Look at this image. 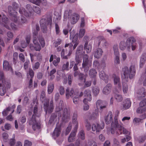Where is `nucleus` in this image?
Wrapping results in <instances>:
<instances>
[{
	"instance_id": "nucleus-1",
	"label": "nucleus",
	"mask_w": 146,
	"mask_h": 146,
	"mask_svg": "<svg viewBox=\"0 0 146 146\" xmlns=\"http://www.w3.org/2000/svg\"><path fill=\"white\" fill-rule=\"evenodd\" d=\"M63 102L60 100L59 103V106H56V112H59L60 113H62V121L66 122L68 121L70 119V112L69 110H68L67 108H65L64 110L62 109V104ZM57 114L56 113L52 114L49 123L50 124H54L57 121Z\"/></svg>"
},
{
	"instance_id": "nucleus-2",
	"label": "nucleus",
	"mask_w": 146,
	"mask_h": 146,
	"mask_svg": "<svg viewBox=\"0 0 146 146\" xmlns=\"http://www.w3.org/2000/svg\"><path fill=\"white\" fill-rule=\"evenodd\" d=\"M123 74L125 78L122 79L123 82V90L124 94L127 93L128 91L127 85L126 83L124 82L126 80V78L130 79L133 78L136 74V66L134 64H132L129 68L127 66L124 67L122 69Z\"/></svg>"
},
{
	"instance_id": "nucleus-3",
	"label": "nucleus",
	"mask_w": 146,
	"mask_h": 146,
	"mask_svg": "<svg viewBox=\"0 0 146 146\" xmlns=\"http://www.w3.org/2000/svg\"><path fill=\"white\" fill-rule=\"evenodd\" d=\"M38 40L40 43L42 47H44L45 45V41L42 36H37V32L33 33V42L34 44H30V48L31 50H35L36 51H40L41 49V47L39 43L38 42Z\"/></svg>"
},
{
	"instance_id": "nucleus-4",
	"label": "nucleus",
	"mask_w": 146,
	"mask_h": 146,
	"mask_svg": "<svg viewBox=\"0 0 146 146\" xmlns=\"http://www.w3.org/2000/svg\"><path fill=\"white\" fill-rule=\"evenodd\" d=\"M41 29L44 33L47 31V24L49 25L50 28L52 27V20L51 16L49 15L45 16V18L41 19L40 21Z\"/></svg>"
},
{
	"instance_id": "nucleus-5",
	"label": "nucleus",
	"mask_w": 146,
	"mask_h": 146,
	"mask_svg": "<svg viewBox=\"0 0 146 146\" xmlns=\"http://www.w3.org/2000/svg\"><path fill=\"white\" fill-rule=\"evenodd\" d=\"M26 8L28 9V11H25V9L23 7H21L19 10V12L21 15V23H24L26 22V19L23 15L26 17H30L31 15V11H32V8L31 5L27 4L26 5Z\"/></svg>"
},
{
	"instance_id": "nucleus-6",
	"label": "nucleus",
	"mask_w": 146,
	"mask_h": 146,
	"mask_svg": "<svg viewBox=\"0 0 146 146\" xmlns=\"http://www.w3.org/2000/svg\"><path fill=\"white\" fill-rule=\"evenodd\" d=\"M27 122L29 125H32V128L34 131L38 130L40 128V123L36 121L34 115L28 119Z\"/></svg>"
},
{
	"instance_id": "nucleus-7",
	"label": "nucleus",
	"mask_w": 146,
	"mask_h": 146,
	"mask_svg": "<svg viewBox=\"0 0 146 146\" xmlns=\"http://www.w3.org/2000/svg\"><path fill=\"white\" fill-rule=\"evenodd\" d=\"M115 126L119 130V131L116 132V133L120 134H122L123 132L124 134H128V132L123 127L122 124L121 122L119 124V123L117 120V117L116 116H115Z\"/></svg>"
},
{
	"instance_id": "nucleus-8",
	"label": "nucleus",
	"mask_w": 146,
	"mask_h": 146,
	"mask_svg": "<svg viewBox=\"0 0 146 146\" xmlns=\"http://www.w3.org/2000/svg\"><path fill=\"white\" fill-rule=\"evenodd\" d=\"M136 40L133 37L128 38L126 41V45L127 48L129 50L131 48L132 50H135L136 48Z\"/></svg>"
},
{
	"instance_id": "nucleus-9",
	"label": "nucleus",
	"mask_w": 146,
	"mask_h": 146,
	"mask_svg": "<svg viewBox=\"0 0 146 146\" xmlns=\"http://www.w3.org/2000/svg\"><path fill=\"white\" fill-rule=\"evenodd\" d=\"M9 88V83L5 79V82L4 84L0 82V95L1 96L4 95L6 92L7 90Z\"/></svg>"
},
{
	"instance_id": "nucleus-10",
	"label": "nucleus",
	"mask_w": 146,
	"mask_h": 146,
	"mask_svg": "<svg viewBox=\"0 0 146 146\" xmlns=\"http://www.w3.org/2000/svg\"><path fill=\"white\" fill-rule=\"evenodd\" d=\"M73 46V44L72 43H70L68 44H66L65 45V47H69V51L68 54L66 56H64V50L63 49L62 50L61 52V57L65 59H67L68 58V57L70 55L72 54V48Z\"/></svg>"
},
{
	"instance_id": "nucleus-11",
	"label": "nucleus",
	"mask_w": 146,
	"mask_h": 146,
	"mask_svg": "<svg viewBox=\"0 0 146 146\" xmlns=\"http://www.w3.org/2000/svg\"><path fill=\"white\" fill-rule=\"evenodd\" d=\"M84 96L85 97L83 100L84 103L86 104L87 101L90 102L92 101V96L90 90L88 89L85 90L84 92Z\"/></svg>"
},
{
	"instance_id": "nucleus-12",
	"label": "nucleus",
	"mask_w": 146,
	"mask_h": 146,
	"mask_svg": "<svg viewBox=\"0 0 146 146\" xmlns=\"http://www.w3.org/2000/svg\"><path fill=\"white\" fill-rule=\"evenodd\" d=\"M49 99L46 100V102L43 104L44 108L46 114L48 112L49 113H52L54 110V106L49 105Z\"/></svg>"
},
{
	"instance_id": "nucleus-13",
	"label": "nucleus",
	"mask_w": 146,
	"mask_h": 146,
	"mask_svg": "<svg viewBox=\"0 0 146 146\" xmlns=\"http://www.w3.org/2000/svg\"><path fill=\"white\" fill-rule=\"evenodd\" d=\"M112 77L113 78L114 84L117 87L118 90H121V84L119 77L118 75L114 74L113 75Z\"/></svg>"
},
{
	"instance_id": "nucleus-14",
	"label": "nucleus",
	"mask_w": 146,
	"mask_h": 146,
	"mask_svg": "<svg viewBox=\"0 0 146 146\" xmlns=\"http://www.w3.org/2000/svg\"><path fill=\"white\" fill-rule=\"evenodd\" d=\"M136 112L138 113L141 114L140 116L141 119H144L146 118V106H140L137 108Z\"/></svg>"
},
{
	"instance_id": "nucleus-15",
	"label": "nucleus",
	"mask_w": 146,
	"mask_h": 146,
	"mask_svg": "<svg viewBox=\"0 0 146 146\" xmlns=\"http://www.w3.org/2000/svg\"><path fill=\"white\" fill-rule=\"evenodd\" d=\"M97 108H100V110L102 111L103 110H105L107 106V104L106 102L100 100H98L96 103Z\"/></svg>"
},
{
	"instance_id": "nucleus-16",
	"label": "nucleus",
	"mask_w": 146,
	"mask_h": 146,
	"mask_svg": "<svg viewBox=\"0 0 146 146\" xmlns=\"http://www.w3.org/2000/svg\"><path fill=\"white\" fill-rule=\"evenodd\" d=\"M104 127V123L102 122V126H100L98 123L93 124L92 127V130L93 131H96V132H99L101 129H103Z\"/></svg>"
},
{
	"instance_id": "nucleus-17",
	"label": "nucleus",
	"mask_w": 146,
	"mask_h": 146,
	"mask_svg": "<svg viewBox=\"0 0 146 146\" xmlns=\"http://www.w3.org/2000/svg\"><path fill=\"white\" fill-rule=\"evenodd\" d=\"M146 95V90L144 88H141L138 92L137 96L139 100H142Z\"/></svg>"
},
{
	"instance_id": "nucleus-18",
	"label": "nucleus",
	"mask_w": 146,
	"mask_h": 146,
	"mask_svg": "<svg viewBox=\"0 0 146 146\" xmlns=\"http://www.w3.org/2000/svg\"><path fill=\"white\" fill-rule=\"evenodd\" d=\"M79 15L76 13H73L70 18V20L71 23L72 24H74L78 21L79 19Z\"/></svg>"
},
{
	"instance_id": "nucleus-19",
	"label": "nucleus",
	"mask_w": 146,
	"mask_h": 146,
	"mask_svg": "<svg viewBox=\"0 0 146 146\" xmlns=\"http://www.w3.org/2000/svg\"><path fill=\"white\" fill-rule=\"evenodd\" d=\"M112 85L110 84H108L103 89L102 92L103 94L108 95L111 92Z\"/></svg>"
},
{
	"instance_id": "nucleus-20",
	"label": "nucleus",
	"mask_w": 146,
	"mask_h": 146,
	"mask_svg": "<svg viewBox=\"0 0 146 146\" xmlns=\"http://www.w3.org/2000/svg\"><path fill=\"white\" fill-rule=\"evenodd\" d=\"M61 129L60 126H56L52 134V137L55 139L59 136L60 133Z\"/></svg>"
},
{
	"instance_id": "nucleus-21",
	"label": "nucleus",
	"mask_w": 146,
	"mask_h": 146,
	"mask_svg": "<svg viewBox=\"0 0 146 146\" xmlns=\"http://www.w3.org/2000/svg\"><path fill=\"white\" fill-rule=\"evenodd\" d=\"M99 76L100 79L104 81L106 83L108 82V76L104 71H101L99 72Z\"/></svg>"
},
{
	"instance_id": "nucleus-22",
	"label": "nucleus",
	"mask_w": 146,
	"mask_h": 146,
	"mask_svg": "<svg viewBox=\"0 0 146 146\" xmlns=\"http://www.w3.org/2000/svg\"><path fill=\"white\" fill-rule=\"evenodd\" d=\"M131 102L129 98L126 99L123 102L122 109L123 110L129 109L131 106Z\"/></svg>"
},
{
	"instance_id": "nucleus-23",
	"label": "nucleus",
	"mask_w": 146,
	"mask_h": 146,
	"mask_svg": "<svg viewBox=\"0 0 146 146\" xmlns=\"http://www.w3.org/2000/svg\"><path fill=\"white\" fill-rule=\"evenodd\" d=\"M103 53V51L100 48H98L96 50L94 51L93 53L94 56V57L99 58L102 55Z\"/></svg>"
},
{
	"instance_id": "nucleus-24",
	"label": "nucleus",
	"mask_w": 146,
	"mask_h": 146,
	"mask_svg": "<svg viewBox=\"0 0 146 146\" xmlns=\"http://www.w3.org/2000/svg\"><path fill=\"white\" fill-rule=\"evenodd\" d=\"M13 13L11 12V10H10V19L13 21H14L15 23H16L18 21V17L17 16V12L15 10H14Z\"/></svg>"
},
{
	"instance_id": "nucleus-25",
	"label": "nucleus",
	"mask_w": 146,
	"mask_h": 146,
	"mask_svg": "<svg viewBox=\"0 0 146 146\" xmlns=\"http://www.w3.org/2000/svg\"><path fill=\"white\" fill-rule=\"evenodd\" d=\"M146 60V53H144L141 55L140 60L139 67L142 68Z\"/></svg>"
},
{
	"instance_id": "nucleus-26",
	"label": "nucleus",
	"mask_w": 146,
	"mask_h": 146,
	"mask_svg": "<svg viewBox=\"0 0 146 146\" xmlns=\"http://www.w3.org/2000/svg\"><path fill=\"white\" fill-rule=\"evenodd\" d=\"M99 112L98 110H95L92 113L91 115L90 116L89 118V120H96L98 118Z\"/></svg>"
},
{
	"instance_id": "nucleus-27",
	"label": "nucleus",
	"mask_w": 146,
	"mask_h": 146,
	"mask_svg": "<svg viewBox=\"0 0 146 146\" xmlns=\"http://www.w3.org/2000/svg\"><path fill=\"white\" fill-rule=\"evenodd\" d=\"M74 93V91L73 88H71L70 90L69 88H67L66 90V96L67 98L68 99L70 97H72Z\"/></svg>"
},
{
	"instance_id": "nucleus-28",
	"label": "nucleus",
	"mask_w": 146,
	"mask_h": 146,
	"mask_svg": "<svg viewBox=\"0 0 146 146\" xmlns=\"http://www.w3.org/2000/svg\"><path fill=\"white\" fill-rule=\"evenodd\" d=\"M112 112H109L107 115L105 117V120L106 124H108L111 122V121L112 120Z\"/></svg>"
},
{
	"instance_id": "nucleus-29",
	"label": "nucleus",
	"mask_w": 146,
	"mask_h": 146,
	"mask_svg": "<svg viewBox=\"0 0 146 146\" xmlns=\"http://www.w3.org/2000/svg\"><path fill=\"white\" fill-rule=\"evenodd\" d=\"M89 56L87 54H85L83 57V61L82 64V68H84L88 64Z\"/></svg>"
},
{
	"instance_id": "nucleus-30",
	"label": "nucleus",
	"mask_w": 146,
	"mask_h": 146,
	"mask_svg": "<svg viewBox=\"0 0 146 146\" xmlns=\"http://www.w3.org/2000/svg\"><path fill=\"white\" fill-rule=\"evenodd\" d=\"M88 42L87 41L86 42L84 46V49L86 50V52L88 53L90 52L92 49L91 45L90 44H88Z\"/></svg>"
},
{
	"instance_id": "nucleus-31",
	"label": "nucleus",
	"mask_w": 146,
	"mask_h": 146,
	"mask_svg": "<svg viewBox=\"0 0 146 146\" xmlns=\"http://www.w3.org/2000/svg\"><path fill=\"white\" fill-rule=\"evenodd\" d=\"M78 37L77 36H75L73 38L72 40V43L74 44L73 47V49L74 50L76 48V46L78 44L79 42L78 40Z\"/></svg>"
},
{
	"instance_id": "nucleus-32",
	"label": "nucleus",
	"mask_w": 146,
	"mask_h": 146,
	"mask_svg": "<svg viewBox=\"0 0 146 146\" xmlns=\"http://www.w3.org/2000/svg\"><path fill=\"white\" fill-rule=\"evenodd\" d=\"M78 138L84 140L85 139V134L84 131L83 130H81L78 134Z\"/></svg>"
},
{
	"instance_id": "nucleus-33",
	"label": "nucleus",
	"mask_w": 146,
	"mask_h": 146,
	"mask_svg": "<svg viewBox=\"0 0 146 146\" xmlns=\"http://www.w3.org/2000/svg\"><path fill=\"white\" fill-rule=\"evenodd\" d=\"M76 133L74 132H71L68 138V141L69 142H73L75 139Z\"/></svg>"
},
{
	"instance_id": "nucleus-34",
	"label": "nucleus",
	"mask_w": 146,
	"mask_h": 146,
	"mask_svg": "<svg viewBox=\"0 0 146 146\" xmlns=\"http://www.w3.org/2000/svg\"><path fill=\"white\" fill-rule=\"evenodd\" d=\"M97 74V72L96 70L94 68L91 69L89 72V75L91 78L95 77Z\"/></svg>"
},
{
	"instance_id": "nucleus-35",
	"label": "nucleus",
	"mask_w": 146,
	"mask_h": 146,
	"mask_svg": "<svg viewBox=\"0 0 146 146\" xmlns=\"http://www.w3.org/2000/svg\"><path fill=\"white\" fill-rule=\"evenodd\" d=\"M3 67L4 70L5 71H8L9 70V62L6 60L3 61Z\"/></svg>"
},
{
	"instance_id": "nucleus-36",
	"label": "nucleus",
	"mask_w": 146,
	"mask_h": 146,
	"mask_svg": "<svg viewBox=\"0 0 146 146\" xmlns=\"http://www.w3.org/2000/svg\"><path fill=\"white\" fill-rule=\"evenodd\" d=\"M87 74L84 75V74L80 73L78 76V79L81 81H82L84 80V82H85L86 81V77L87 76Z\"/></svg>"
},
{
	"instance_id": "nucleus-37",
	"label": "nucleus",
	"mask_w": 146,
	"mask_h": 146,
	"mask_svg": "<svg viewBox=\"0 0 146 146\" xmlns=\"http://www.w3.org/2000/svg\"><path fill=\"white\" fill-rule=\"evenodd\" d=\"M54 88V84L52 83L50 84L48 86V92L49 94H50L52 92Z\"/></svg>"
},
{
	"instance_id": "nucleus-38",
	"label": "nucleus",
	"mask_w": 146,
	"mask_h": 146,
	"mask_svg": "<svg viewBox=\"0 0 146 146\" xmlns=\"http://www.w3.org/2000/svg\"><path fill=\"white\" fill-rule=\"evenodd\" d=\"M78 114L77 113H73L72 117V122L73 124L78 123L77 120Z\"/></svg>"
},
{
	"instance_id": "nucleus-39",
	"label": "nucleus",
	"mask_w": 146,
	"mask_h": 146,
	"mask_svg": "<svg viewBox=\"0 0 146 146\" xmlns=\"http://www.w3.org/2000/svg\"><path fill=\"white\" fill-rule=\"evenodd\" d=\"M100 88L98 87L94 88L92 90L93 95L95 96H97L100 92Z\"/></svg>"
},
{
	"instance_id": "nucleus-40",
	"label": "nucleus",
	"mask_w": 146,
	"mask_h": 146,
	"mask_svg": "<svg viewBox=\"0 0 146 146\" xmlns=\"http://www.w3.org/2000/svg\"><path fill=\"white\" fill-rule=\"evenodd\" d=\"M46 99H47L45 97V93L44 91H42L41 92V94L40 95V100L43 103H45L46 102Z\"/></svg>"
},
{
	"instance_id": "nucleus-41",
	"label": "nucleus",
	"mask_w": 146,
	"mask_h": 146,
	"mask_svg": "<svg viewBox=\"0 0 146 146\" xmlns=\"http://www.w3.org/2000/svg\"><path fill=\"white\" fill-rule=\"evenodd\" d=\"M33 113L34 114L33 115H34V117H36V116L37 117H39L40 116V113L39 112H38V108L36 106L34 108Z\"/></svg>"
},
{
	"instance_id": "nucleus-42",
	"label": "nucleus",
	"mask_w": 146,
	"mask_h": 146,
	"mask_svg": "<svg viewBox=\"0 0 146 146\" xmlns=\"http://www.w3.org/2000/svg\"><path fill=\"white\" fill-rule=\"evenodd\" d=\"M113 48L114 50V54L115 56H119V54L118 51L117 45V44L114 45Z\"/></svg>"
},
{
	"instance_id": "nucleus-43",
	"label": "nucleus",
	"mask_w": 146,
	"mask_h": 146,
	"mask_svg": "<svg viewBox=\"0 0 146 146\" xmlns=\"http://www.w3.org/2000/svg\"><path fill=\"white\" fill-rule=\"evenodd\" d=\"M5 79L3 73V72L0 71V82H2L4 84L5 82Z\"/></svg>"
},
{
	"instance_id": "nucleus-44",
	"label": "nucleus",
	"mask_w": 146,
	"mask_h": 146,
	"mask_svg": "<svg viewBox=\"0 0 146 146\" xmlns=\"http://www.w3.org/2000/svg\"><path fill=\"white\" fill-rule=\"evenodd\" d=\"M75 60L76 63L79 64L81 62L82 59L81 58V55L76 54Z\"/></svg>"
},
{
	"instance_id": "nucleus-45",
	"label": "nucleus",
	"mask_w": 146,
	"mask_h": 146,
	"mask_svg": "<svg viewBox=\"0 0 146 146\" xmlns=\"http://www.w3.org/2000/svg\"><path fill=\"white\" fill-rule=\"evenodd\" d=\"M83 49V46L80 45L78 46L76 51V54H81Z\"/></svg>"
},
{
	"instance_id": "nucleus-46",
	"label": "nucleus",
	"mask_w": 146,
	"mask_h": 146,
	"mask_svg": "<svg viewBox=\"0 0 146 146\" xmlns=\"http://www.w3.org/2000/svg\"><path fill=\"white\" fill-rule=\"evenodd\" d=\"M127 46L126 43H125L124 41H121L120 43L119 48L121 50H125Z\"/></svg>"
},
{
	"instance_id": "nucleus-47",
	"label": "nucleus",
	"mask_w": 146,
	"mask_h": 146,
	"mask_svg": "<svg viewBox=\"0 0 146 146\" xmlns=\"http://www.w3.org/2000/svg\"><path fill=\"white\" fill-rule=\"evenodd\" d=\"M114 119L115 120V119ZM113 125V123L112 122L111 123V125L112 126V127L111 128V133L112 134H114L115 132V130H118V131H119L118 129L117 128L115 125V121H114V125Z\"/></svg>"
},
{
	"instance_id": "nucleus-48",
	"label": "nucleus",
	"mask_w": 146,
	"mask_h": 146,
	"mask_svg": "<svg viewBox=\"0 0 146 146\" xmlns=\"http://www.w3.org/2000/svg\"><path fill=\"white\" fill-rule=\"evenodd\" d=\"M115 98L118 102H121L123 100V98L121 95L116 94L114 96Z\"/></svg>"
},
{
	"instance_id": "nucleus-49",
	"label": "nucleus",
	"mask_w": 146,
	"mask_h": 146,
	"mask_svg": "<svg viewBox=\"0 0 146 146\" xmlns=\"http://www.w3.org/2000/svg\"><path fill=\"white\" fill-rule=\"evenodd\" d=\"M15 135L13 134V138L10 139V146H14L15 143Z\"/></svg>"
},
{
	"instance_id": "nucleus-50",
	"label": "nucleus",
	"mask_w": 146,
	"mask_h": 146,
	"mask_svg": "<svg viewBox=\"0 0 146 146\" xmlns=\"http://www.w3.org/2000/svg\"><path fill=\"white\" fill-rule=\"evenodd\" d=\"M107 43L104 39L101 40L98 42V45H100L101 44L102 45L103 47H106L107 45Z\"/></svg>"
},
{
	"instance_id": "nucleus-51",
	"label": "nucleus",
	"mask_w": 146,
	"mask_h": 146,
	"mask_svg": "<svg viewBox=\"0 0 146 146\" xmlns=\"http://www.w3.org/2000/svg\"><path fill=\"white\" fill-rule=\"evenodd\" d=\"M34 11L36 13L39 14L41 13V9L40 8L37 6H34L33 7Z\"/></svg>"
},
{
	"instance_id": "nucleus-52",
	"label": "nucleus",
	"mask_w": 146,
	"mask_h": 146,
	"mask_svg": "<svg viewBox=\"0 0 146 146\" xmlns=\"http://www.w3.org/2000/svg\"><path fill=\"white\" fill-rule=\"evenodd\" d=\"M40 64L38 62H36L35 64L33 65L32 68L34 70L38 69L40 67Z\"/></svg>"
},
{
	"instance_id": "nucleus-53",
	"label": "nucleus",
	"mask_w": 146,
	"mask_h": 146,
	"mask_svg": "<svg viewBox=\"0 0 146 146\" xmlns=\"http://www.w3.org/2000/svg\"><path fill=\"white\" fill-rule=\"evenodd\" d=\"M18 57V54L17 53L15 52L13 54V63L15 64L17 63V60Z\"/></svg>"
},
{
	"instance_id": "nucleus-54",
	"label": "nucleus",
	"mask_w": 146,
	"mask_h": 146,
	"mask_svg": "<svg viewBox=\"0 0 146 146\" xmlns=\"http://www.w3.org/2000/svg\"><path fill=\"white\" fill-rule=\"evenodd\" d=\"M69 63L68 62H66V63L64 64L62 66V69L63 70H68V66Z\"/></svg>"
},
{
	"instance_id": "nucleus-55",
	"label": "nucleus",
	"mask_w": 146,
	"mask_h": 146,
	"mask_svg": "<svg viewBox=\"0 0 146 146\" xmlns=\"http://www.w3.org/2000/svg\"><path fill=\"white\" fill-rule=\"evenodd\" d=\"M72 129V125L71 124H69L66 130L65 135H67L70 132Z\"/></svg>"
},
{
	"instance_id": "nucleus-56",
	"label": "nucleus",
	"mask_w": 146,
	"mask_h": 146,
	"mask_svg": "<svg viewBox=\"0 0 146 146\" xmlns=\"http://www.w3.org/2000/svg\"><path fill=\"white\" fill-rule=\"evenodd\" d=\"M61 40L59 39H57L53 43L55 47H56L60 45L61 43Z\"/></svg>"
},
{
	"instance_id": "nucleus-57",
	"label": "nucleus",
	"mask_w": 146,
	"mask_h": 146,
	"mask_svg": "<svg viewBox=\"0 0 146 146\" xmlns=\"http://www.w3.org/2000/svg\"><path fill=\"white\" fill-rule=\"evenodd\" d=\"M31 2L38 5L41 2V0H29Z\"/></svg>"
},
{
	"instance_id": "nucleus-58",
	"label": "nucleus",
	"mask_w": 146,
	"mask_h": 146,
	"mask_svg": "<svg viewBox=\"0 0 146 146\" xmlns=\"http://www.w3.org/2000/svg\"><path fill=\"white\" fill-rule=\"evenodd\" d=\"M93 66L94 67L99 68L100 67V64L98 61L96 60H94L93 63Z\"/></svg>"
},
{
	"instance_id": "nucleus-59",
	"label": "nucleus",
	"mask_w": 146,
	"mask_h": 146,
	"mask_svg": "<svg viewBox=\"0 0 146 146\" xmlns=\"http://www.w3.org/2000/svg\"><path fill=\"white\" fill-rule=\"evenodd\" d=\"M85 33V29H81L79 31V36L82 38L84 35Z\"/></svg>"
},
{
	"instance_id": "nucleus-60",
	"label": "nucleus",
	"mask_w": 146,
	"mask_h": 146,
	"mask_svg": "<svg viewBox=\"0 0 146 146\" xmlns=\"http://www.w3.org/2000/svg\"><path fill=\"white\" fill-rule=\"evenodd\" d=\"M28 74L30 76L31 78L32 79L34 76V72L33 70L31 69H29V72L27 74V76H28Z\"/></svg>"
},
{
	"instance_id": "nucleus-61",
	"label": "nucleus",
	"mask_w": 146,
	"mask_h": 146,
	"mask_svg": "<svg viewBox=\"0 0 146 146\" xmlns=\"http://www.w3.org/2000/svg\"><path fill=\"white\" fill-rule=\"evenodd\" d=\"M88 146H97L96 142L95 141L91 140L88 142Z\"/></svg>"
},
{
	"instance_id": "nucleus-62",
	"label": "nucleus",
	"mask_w": 146,
	"mask_h": 146,
	"mask_svg": "<svg viewBox=\"0 0 146 146\" xmlns=\"http://www.w3.org/2000/svg\"><path fill=\"white\" fill-rule=\"evenodd\" d=\"M88 102H89L88 101H87V102L86 104L84 103L85 105L83 106V107L84 110L87 111L89 109L90 106H89L88 104Z\"/></svg>"
},
{
	"instance_id": "nucleus-63",
	"label": "nucleus",
	"mask_w": 146,
	"mask_h": 146,
	"mask_svg": "<svg viewBox=\"0 0 146 146\" xmlns=\"http://www.w3.org/2000/svg\"><path fill=\"white\" fill-rule=\"evenodd\" d=\"M9 111V107L8 106L6 110H5L2 112V114L4 116H7Z\"/></svg>"
},
{
	"instance_id": "nucleus-64",
	"label": "nucleus",
	"mask_w": 146,
	"mask_h": 146,
	"mask_svg": "<svg viewBox=\"0 0 146 146\" xmlns=\"http://www.w3.org/2000/svg\"><path fill=\"white\" fill-rule=\"evenodd\" d=\"M32 143L31 142L26 140L25 141L24 146H31Z\"/></svg>"
}]
</instances>
